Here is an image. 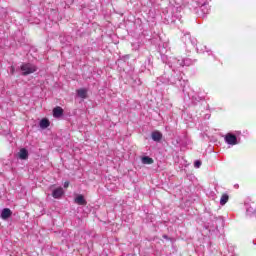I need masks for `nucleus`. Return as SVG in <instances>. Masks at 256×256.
<instances>
[{
	"instance_id": "1",
	"label": "nucleus",
	"mask_w": 256,
	"mask_h": 256,
	"mask_svg": "<svg viewBox=\"0 0 256 256\" xmlns=\"http://www.w3.org/2000/svg\"><path fill=\"white\" fill-rule=\"evenodd\" d=\"M161 60L165 65H168L169 70L157 79V84L175 85V87L185 92L187 80L183 79V71L181 69L195 65V60L191 58L178 59L175 56L163 54V52H161Z\"/></svg>"
},
{
	"instance_id": "10",
	"label": "nucleus",
	"mask_w": 256,
	"mask_h": 256,
	"mask_svg": "<svg viewBox=\"0 0 256 256\" xmlns=\"http://www.w3.org/2000/svg\"><path fill=\"white\" fill-rule=\"evenodd\" d=\"M196 51L197 53H208L209 55H213V53L211 52V50L207 49V46L200 44L196 47Z\"/></svg>"
},
{
	"instance_id": "16",
	"label": "nucleus",
	"mask_w": 256,
	"mask_h": 256,
	"mask_svg": "<svg viewBox=\"0 0 256 256\" xmlns=\"http://www.w3.org/2000/svg\"><path fill=\"white\" fill-rule=\"evenodd\" d=\"M142 163L143 165H153V158L149 156L142 157Z\"/></svg>"
},
{
	"instance_id": "22",
	"label": "nucleus",
	"mask_w": 256,
	"mask_h": 256,
	"mask_svg": "<svg viewBox=\"0 0 256 256\" xmlns=\"http://www.w3.org/2000/svg\"><path fill=\"white\" fill-rule=\"evenodd\" d=\"M182 3H184V4L187 3V0H182Z\"/></svg>"
},
{
	"instance_id": "2",
	"label": "nucleus",
	"mask_w": 256,
	"mask_h": 256,
	"mask_svg": "<svg viewBox=\"0 0 256 256\" xmlns=\"http://www.w3.org/2000/svg\"><path fill=\"white\" fill-rule=\"evenodd\" d=\"M209 1L211 0H194L192 1V7L194 9H197V7H200V17H207L209 13H211V7L209 6Z\"/></svg>"
},
{
	"instance_id": "6",
	"label": "nucleus",
	"mask_w": 256,
	"mask_h": 256,
	"mask_svg": "<svg viewBox=\"0 0 256 256\" xmlns=\"http://www.w3.org/2000/svg\"><path fill=\"white\" fill-rule=\"evenodd\" d=\"M182 41H184L185 45H192V47H196L197 46V38H193L191 37V34L186 33L184 34V36L182 37Z\"/></svg>"
},
{
	"instance_id": "19",
	"label": "nucleus",
	"mask_w": 256,
	"mask_h": 256,
	"mask_svg": "<svg viewBox=\"0 0 256 256\" xmlns=\"http://www.w3.org/2000/svg\"><path fill=\"white\" fill-rule=\"evenodd\" d=\"M194 167H195V169H199V167H201V161L200 160H196L194 162Z\"/></svg>"
},
{
	"instance_id": "11",
	"label": "nucleus",
	"mask_w": 256,
	"mask_h": 256,
	"mask_svg": "<svg viewBox=\"0 0 256 256\" xmlns=\"http://www.w3.org/2000/svg\"><path fill=\"white\" fill-rule=\"evenodd\" d=\"M53 117L59 119V117H63V108L57 106L53 109Z\"/></svg>"
},
{
	"instance_id": "14",
	"label": "nucleus",
	"mask_w": 256,
	"mask_h": 256,
	"mask_svg": "<svg viewBox=\"0 0 256 256\" xmlns=\"http://www.w3.org/2000/svg\"><path fill=\"white\" fill-rule=\"evenodd\" d=\"M19 159H27L29 157V152H27V149L22 148L18 153Z\"/></svg>"
},
{
	"instance_id": "8",
	"label": "nucleus",
	"mask_w": 256,
	"mask_h": 256,
	"mask_svg": "<svg viewBox=\"0 0 256 256\" xmlns=\"http://www.w3.org/2000/svg\"><path fill=\"white\" fill-rule=\"evenodd\" d=\"M64 194H65V192L63 191V188L59 187V188H56L55 190H53L52 197L54 199H61V197H63Z\"/></svg>"
},
{
	"instance_id": "4",
	"label": "nucleus",
	"mask_w": 256,
	"mask_h": 256,
	"mask_svg": "<svg viewBox=\"0 0 256 256\" xmlns=\"http://www.w3.org/2000/svg\"><path fill=\"white\" fill-rule=\"evenodd\" d=\"M21 71L23 72V75H31V73L37 71V66L30 63L22 64Z\"/></svg>"
},
{
	"instance_id": "23",
	"label": "nucleus",
	"mask_w": 256,
	"mask_h": 256,
	"mask_svg": "<svg viewBox=\"0 0 256 256\" xmlns=\"http://www.w3.org/2000/svg\"><path fill=\"white\" fill-rule=\"evenodd\" d=\"M164 239H167V236H166V235H164Z\"/></svg>"
},
{
	"instance_id": "5",
	"label": "nucleus",
	"mask_w": 256,
	"mask_h": 256,
	"mask_svg": "<svg viewBox=\"0 0 256 256\" xmlns=\"http://www.w3.org/2000/svg\"><path fill=\"white\" fill-rule=\"evenodd\" d=\"M183 93H186L188 98L192 100V103H199V101H201L202 99L201 96H199V94L197 92H194L193 90L187 92V88H184Z\"/></svg>"
},
{
	"instance_id": "20",
	"label": "nucleus",
	"mask_w": 256,
	"mask_h": 256,
	"mask_svg": "<svg viewBox=\"0 0 256 256\" xmlns=\"http://www.w3.org/2000/svg\"><path fill=\"white\" fill-rule=\"evenodd\" d=\"M67 187H69V181H66V182L64 183V188L67 189Z\"/></svg>"
},
{
	"instance_id": "15",
	"label": "nucleus",
	"mask_w": 256,
	"mask_h": 256,
	"mask_svg": "<svg viewBox=\"0 0 256 256\" xmlns=\"http://www.w3.org/2000/svg\"><path fill=\"white\" fill-rule=\"evenodd\" d=\"M75 203H77V205H87V201H85V198L83 197V195H78L75 198Z\"/></svg>"
},
{
	"instance_id": "7",
	"label": "nucleus",
	"mask_w": 256,
	"mask_h": 256,
	"mask_svg": "<svg viewBox=\"0 0 256 256\" xmlns=\"http://www.w3.org/2000/svg\"><path fill=\"white\" fill-rule=\"evenodd\" d=\"M245 209H246V215H248V217H251V215H255V211H256L255 204L246 203Z\"/></svg>"
},
{
	"instance_id": "18",
	"label": "nucleus",
	"mask_w": 256,
	"mask_h": 256,
	"mask_svg": "<svg viewBox=\"0 0 256 256\" xmlns=\"http://www.w3.org/2000/svg\"><path fill=\"white\" fill-rule=\"evenodd\" d=\"M49 125H50V122L45 118L40 121L41 129H47V127H49Z\"/></svg>"
},
{
	"instance_id": "17",
	"label": "nucleus",
	"mask_w": 256,
	"mask_h": 256,
	"mask_svg": "<svg viewBox=\"0 0 256 256\" xmlns=\"http://www.w3.org/2000/svg\"><path fill=\"white\" fill-rule=\"evenodd\" d=\"M229 201V195L227 193L222 194L220 198V205H225Z\"/></svg>"
},
{
	"instance_id": "21",
	"label": "nucleus",
	"mask_w": 256,
	"mask_h": 256,
	"mask_svg": "<svg viewBox=\"0 0 256 256\" xmlns=\"http://www.w3.org/2000/svg\"><path fill=\"white\" fill-rule=\"evenodd\" d=\"M211 118V115L210 114H207L206 116H205V119H210Z\"/></svg>"
},
{
	"instance_id": "3",
	"label": "nucleus",
	"mask_w": 256,
	"mask_h": 256,
	"mask_svg": "<svg viewBox=\"0 0 256 256\" xmlns=\"http://www.w3.org/2000/svg\"><path fill=\"white\" fill-rule=\"evenodd\" d=\"M241 135V131H236L235 134L227 133L224 137V141L227 145L234 147V145H239L241 143V138H238Z\"/></svg>"
},
{
	"instance_id": "9",
	"label": "nucleus",
	"mask_w": 256,
	"mask_h": 256,
	"mask_svg": "<svg viewBox=\"0 0 256 256\" xmlns=\"http://www.w3.org/2000/svg\"><path fill=\"white\" fill-rule=\"evenodd\" d=\"M11 215H13V212L11 211V209L4 208L1 212V219H3L5 221V220L9 219V217H11Z\"/></svg>"
},
{
	"instance_id": "12",
	"label": "nucleus",
	"mask_w": 256,
	"mask_h": 256,
	"mask_svg": "<svg viewBox=\"0 0 256 256\" xmlns=\"http://www.w3.org/2000/svg\"><path fill=\"white\" fill-rule=\"evenodd\" d=\"M76 93L80 99H87V88H80Z\"/></svg>"
},
{
	"instance_id": "13",
	"label": "nucleus",
	"mask_w": 256,
	"mask_h": 256,
	"mask_svg": "<svg viewBox=\"0 0 256 256\" xmlns=\"http://www.w3.org/2000/svg\"><path fill=\"white\" fill-rule=\"evenodd\" d=\"M151 137H152L153 141L159 142L161 139H163V134H161V132H159V131H154V132H152Z\"/></svg>"
},
{
	"instance_id": "24",
	"label": "nucleus",
	"mask_w": 256,
	"mask_h": 256,
	"mask_svg": "<svg viewBox=\"0 0 256 256\" xmlns=\"http://www.w3.org/2000/svg\"><path fill=\"white\" fill-rule=\"evenodd\" d=\"M253 245H256V243H255V242H253Z\"/></svg>"
}]
</instances>
